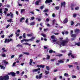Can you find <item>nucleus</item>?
Segmentation results:
<instances>
[{"mask_svg":"<svg viewBox=\"0 0 80 80\" xmlns=\"http://www.w3.org/2000/svg\"><path fill=\"white\" fill-rule=\"evenodd\" d=\"M9 76L8 75H6L3 77H0V80H9Z\"/></svg>","mask_w":80,"mask_h":80,"instance_id":"nucleus-1","label":"nucleus"},{"mask_svg":"<svg viewBox=\"0 0 80 80\" xmlns=\"http://www.w3.org/2000/svg\"><path fill=\"white\" fill-rule=\"evenodd\" d=\"M68 41L67 39L64 41H62V42L61 43V44H62V45L63 47L67 46V43H68Z\"/></svg>","mask_w":80,"mask_h":80,"instance_id":"nucleus-2","label":"nucleus"},{"mask_svg":"<svg viewBox=\"0 0 80 80\" xmlns=\"http://www.w3.org/2000/svg\"><path fill=\"white\" fill-rule=\"evenodd\" d=\"M13 40L12 38H10V39L6 38L5 39L4 43H9L10 42H13Z\"/></svg>","mask_w":80,"mask_h":80,"instance_id":"nucleus-3","label":"nucleus"},{"mask_svg":"<svg viewBox=\"0 0 80 80\" xmlns=\"http://www.w3.org/2000/svg\"><path fill=\"white\" fill-rule=\"evenodd\" d=\"M70 52L69 53H68V55L69 57H70V56L72 58H75V56L73 55V54H72V51H69Z\"/></svg>","mask_w":80,"mask_h":80,"instance_id":"nucleus-4","label":"nucleus"},{"mask_svg":"<svg viewBox=\"0 0 80 80\" xmlns=\"http://www.w3.org/2000/svg\"><path fill=\"white\" fill-rule=\"evenodd\" d=\"M43 74L42 73H41L39 75V76L38 75H36V79H41L42 78V75Z\"/></svg>","mask_w":80,"mask_h":80,"instance_id":"nucleus-5","label":"nucleus"},{"mask_svg":"<svg viewBox=\"0 0 80 80\" xmlns=\"http://www.w3.org/2000/svg\"><path fill=\"white\" fill-rule=\"evenodd\" d=\"M8 75H11L12 77H15L16 75V73L13 72H11L10 73H8Z\"/></svg>","mask_w":80,"mask_h":80,"instance_id":"nucleus-6","label":"nucleus"},{"mask_svg":"<svg viewBox=\"0 0 80 80\" xmlns=\"http://www.w3.org/2000/svg\"><path fill=\"white\" fill-rule=\"evenodd\" d=\"M66 5V3L65 2H62L61 3V8H62V7H63H63H64V8H65L66 6H65V5Z\"/></svg>","mask_w":80,"mask_h":80,"instance_id":"nucleus-7","label":"nucleus"},{"mask_svg":"<svg viewBox=\"0 0 80 80\" xmlns=\"http://www.w3.org/2000/svg\"><path fill=\"white\" fill-rule=\"evenodd\" d=\"M53 1L52 0H46L45 1V3H50L51 2H52Z\"/></svg>","mask_w":80,"mask_h":80,"instance_id":"nucleus-8","label":"nucleus"},{"mask_svg":"<svg viewBox=\"0 0 80 80\" xmlns=\"http://www.w3.org/2000/svg\"><path fill=\"white\" fill-rule=\"evenodd\" d=\"M38 70H40V68H38V69H35L32 70V72L33 73L34 72H38Z\"/></svg>","mask_w":80,"mask_h":80,"instance_id":"nucleus-9","label":"nucleus"},{"mask_svg":"<svg viewBox=\"0 0 80 80\" xmlns=\"http://www.w3.org/2000/svg\"><path fill=\"white\" fill-rule=\"evenodd\" d=\"M75 6V5L74 4H72L71 5V10H73L74 9L73 7H74Z\"/></svg>","mask_w":80,"mask_h":80,"instance_id":"nucleus-10","label":"nucleus"},{"mask_svg":"<svg viewBox=\"0 0 80 80\" xmlns=\"http://www.w3.org/2000/svg\"><path fill=\"white\" fill-rule=\"evenodd\" d=\"M68 19L67 18H65L64 20L63 21V23H67V22H68Z\"/></svg>","mask_w":80,"mask_h":80,"instance_id":"nucleus-11","label":"nucleus"},{"mask_svg":"<svg viewBox=\"0 0 80 80\" xmlns=\"http://www.w3.org/2000/svg\"><path fill=\"white\" fill-rule=\"evenodd\" d=\"M41 2V1L40 0H38V1H37L35 2V4L36 5H38L39 4V3Z\"/></svg>","mask_w":80,"mask_h":80,"instance_id":"nucleus-12","label":"nucleus"},{"mask_svg":"<svg viewBox=\"0 0 80 80\" xmlns=\"http://www.w3.org/2000/svg\"><path fill=\"white\" fill-rule=\"evenodd\" d=\"M2 63H4L5 64H6V65H7V64H8V62L7 61H6V60H4L2 62Z\"/></svg>","mask_w":80,"mask_h":80,"instance_id":"nucleus-13","label":"nucleus"},{"mask_svg":"<svg viewBox=\"0 0 80 80\" xmlns=\"http://www.w3.org/2000/svg\"><path fill=\"white\" fill-rule=\"evenodd\" d=\"M33 33H30V34H27V35L28 37H32V36H33Z\"/></svg>","mask_w":80,"mask_h":80,"instance_id":"nucleus-14","label":"nucleus"},{"mask_svg":"<svg viewBox=\"0 0 80 80\" xmlns=\"http://www.w3.org/2000/svg\"><path fill=\"white\" fill-rule=\"evenodd\" d=\"M0 67H1V69H3V70H5V67L4 66H2L1 65H0Z\"/></svg>","mask_w":80,"mask_h":80,"instance_id":"nucleus-15","label":"nucleus"},{"mask_svg":"<svg viewBox=\"0 0 80 80\" xmlns=\"http://www.w3.org/2000/svg\"><path fill=\"white\" fill-rule=\"evenodd\" d=\"M57 44H58V45H60V47H61V46H62V45H61V43L59 41H58L56 42Z\"/></svg>","mask_w":80,"mask_h":80,"instance_id":"nucleus-16","label":"nucleus"},{"mask_svg":"<svg viewBox=\"0 0 80 80\" xmlns=\"http://www.w3.org/2000/svg\"><path fill=\"white\" fill-rule=\"evenodd\" d=\"M35 37H32L31 38L29 39V40H30V41H31L32 42H33V39H35Z\"/></svg>","mask_w":80,"mask_h":80,"instance_id":"nucleus-17","label":"nucleus"},{"mask_svg":"<svg viewBox=\"0 0 80 80\" xmlns=\"http://www.w3.org/2000/svg\"><path fill=\"white\" fill-rule=\"evenodd\" d=\"M23 45H29V46H30L31 45V44H29L27 42H25L23 43Z\"/></svg>","mask_w":80,"mask_h":80,"instance_id":"nucleus-18","label":"nucleus"},{"mask_svg":"<svg viewBox=\"0 0 80 80\" xmlns=\"http://www.w3.org/2000/svg\"><path fill=\"white\" fill-rule=\"evenodd\" d=\"M77 37V35L75 34H71V37Z\"/></svg>","mask_w":80,"mask_h":80,"instance_id":"nucleus-19","label":"nucleus"},{"mask_svg":"<svg viewBox=\"0 0 80 80\" xmlns=\"http://www.w3.org/2000/svg\"><path fill=\"white\" fill-rule=\"evenodd\" d=\"M45 73L46 74V75H48V74H49V71H47V70H45Z\"/></svg>","mask_w":80,"mask_h":80,"instance_id":"nucleus-20","label":"nucleus"},{"mask_svg":"<svg viewBox=\"0 0 80 80\" xmlns=\"http://www.w3.org/2000/svg\"><path fill=\"white\" fill-rule=\"evenodd\" d=\"M35 22H33L30 23V25L31 26L32 25H35Z\"/></svg>","mask_w":80,"mask_h":80,"instance_id":"nucleus-21","label":"nucleus"},{"mask_svg":"<svg viewBox=\"0 0 80 80\" xmlns=\"http://www.w3.org/2000/svg\"><path fill=\"white\" fill-rule=\"evenodd\" d=\"M30 62H29V64L30 65H32V63L33 62V59H30Z\"/></svg>","mask_w":80,"mask_h":80,"instance_id":"nucleus-22","label":"nucleus"},{"mask_svg":"<svg viewBox=\"0 0 80 80\" xmlns=\"http://www.w3.org/2000/svg\"><path fill=\"white\" fill-rule=\"evenodd\" d=\"M41 35L44 38H46V37H47V36L44 33H41Z\"/></svg>","mask_w":80,"mask_h":80,"instance_id":"nucleus-23","label":"nucleus"},{"mask_svg":"<svg viewBox=\"0 0 80 80\" xmlns=\"http://www.w3.org/2000/svg\"><path fill=\"white\" fill-rule=\"evenodd\" d=\"M58 62H59V63H64V61L62 60L61 59L60 60V61H58Z\"/></svg>","mask_w":80,"mask_h":80,"instance_id":"nucleus-24","label":"nucleus"},{"mask_svg":"<svg viewBox=\"0 0 80 80\" xmlns=\"http://www.w3.org/2000/svg\"><path fill=\"white\" fill-rule=\"evenodd\" d=\"M10 14L11 15L10 16L11 18H13V14L12 12H10Z\"/></svg>","mask_w":80,"mask_h":80,"instance_id":"nucleus-25","label":"nucleus"},{"mask_svg":"<svg viewBox=\"0 0 80 80\" xmlns=\"http://www.w3.org/2000/svg\"><path fill=\"white\" fill-rule=\"evenodd\" d=\"M62 56H63V54H62L56 55V56H57V57H62Z\"/></svg>","mask_w":80,"mask_h":80,"instance_id":"nucleus-26","label":"nucleus"},{"mask_svg":"<svg viewBox=\"0 0 80 80\" xmlns=\"http://www.w3.org/2000/svg\"><path fill=\"white\" fill-rule=\"evenodd\" d=\"M24 19H25V18L23 17L21 18L20 20V22H22V20H24Z\"/></svg>","mask_w":80,"mask_h":80,"instance_id":"nucleus-27","label":"nucleus"},{"mask_svg":"<svg viewBox=\"0 0 80 80\" xmlns=\"http://www.w3.org/2000/svg\"><path fill=\"white\" fill-rule=\"evenodd\" d=\"M76 45H77V46H78L79 47L80 46V42H78L77 43H75Z\"/></svg>","mask_w":80,"mask_h":80,"instance_id":"nucleus-28","label":"nucleus"},{"mask_svg":"<svg viewBox=\"0 0 80 80\" xmlns=\"http://www.w3.org/2000/svg\"><path fill=\"white\" fill-rule=\"evenodd\" d=\"M46 69L48 70V71L50 70V67L48 66H47L46 67Z\"/></svg>","mask_w":80,"mask_h":80,"instance_id":"nucleus-29","label":"nucleus"},{"mask_svg":"<svg viewBox=\"0 0 80 80\" xmlns=\"http://www.w3.org/2000/svg\"><path fill=\"white\" fill-rule=\"evenodd\" d=\"M50 58V55H48V56L46 58L47 60H49Z\"/></svg>","mask_w":80,"mask_h":80,"instance_id":"nucleus-30","label":"nucleus"},{"mask_svg":"<svg viewBox=\"0 0 80 80\" xmlns=\"http://www.w3.org/2000/svg\"><path fill=\"white\" fill-rule=\"evenodd\" d=\"M55 8L56 9V10H59V9H60V7H59V6H56L55 7Z\"/></svg>","mask_w":80,"mask_h":80,"instance_id":"nucleus-31","label":"nucleus"},{"mask_svg":"<svg viewBox=\"0 0 80 80\" xmlns=\"http://www.w3.org/2000/svg\"><path fill=\"white\" fill-rule=\"evenodd\" d=\"M12 18L10 19L9 20H7L8 22H12Z\"/></svg>","mask_w":80,"mask_h":80,"instance_id":"nucleus-32","label":"nucleus"},{"mask_svg":"<svg viewBox=\"0 0 80 80\" xmlns=\"http://www.w3.org/2000/svg\"><path fill=\"white\" fill-rule=\"evenodd\" d=\"M23 40H24V41L25 42H29V41H30V39H25V38L23 39Z\"/></svg>","mask_w":80,"mask_h":80,"instance_id":"nucleus-33","label":"nucleus"},{"mask_svg":"<svg viewBox=\"0 0 80 80\" xmlns=\"http://www.w3.org/2000/svg\"><path fill=\"white\" fill-rule=\"evenodd\" d=\"M25 10V9H21V14H22V13H23V12H24Z\"/></svg>","mask_w":80,"mask_h":80,"instance_id":"nucleus-34","label":"nucleus"},{"mask_svg":"<svg viewBox=\"0 0 80 80\" xmlns=\"http://www.w3.org/2000/svg\"><path fill=\"white\" fill-rule=\"evenodd\" d=\"M48 12V9H45L43 10V12H45V13Z\"/></svg>","mask_w":80,"mask_h":80,"instance_id":"nucleus-35","label":"nucleus"},{"mask_svg":"<svg viewBox=\"0 0 80 80\" xmlns=\"http://www.w3.org/2000/svg\"><path fill=\"white\" fill-rule=\"evenodd\" d=\"M23 37L24 38H26V35L25 33H24L23 35Z\"/></svg>","mask_w":80,"mask_h":80,"instance_id":"nucleus-36","label":"nucleus"},{"mask_svg":"<svg viewBox=\"0 0 80 80\" xmlns=\"http://www.w3.org/2000/svg\"><path fill=\"white\" fill-rule=\"evenodd\" d=\"M49 53H53V50H49Z\"/></svg>","mask_w":80,"mask_h":80,"instance_id":"nucleus-37","label":"nucleus"},{"mask_svg":"<svg viewBox=\"0 0 80 80\" xmlns=\"http://www.w3.org/2000/svg\"><path fill=\"white\" fill-rule=\"evenodd\" d=\"M17 47H21L22 48H23V46L20 45V44H18L17 45Z\"/></svg>","mask_w":80,"mask_h":80,"instance_id":"nucleus-38","label":"nucleus"},{"mask_svg":"<svg viewBox=\"0 0 80 80\" xmlns=\"http://www.w3.org/2000/svg\"><path fill=\"white\" fill-rule=\"evenodd\" d=\"M45 67V65H41V66H40V68H43Z\"/></svg>","mask_w":80,"mask_h":80,"instance_id":"nucleus-39","label":"nucleus"},{"mask_svg":"<svg viewBox=\"0 0 80 80\" xmlns=\"http://www.w3.org/2000/svg\"><path fill=\"white\" fill-rule=\"evenodd\" d=\"M23 53L24 54H25L26 55H29V53H28V52H23Z\"/></svg>","mask_w":80,"mask_h":80,"instance_id":"nucleus-40","label":"nucleus"},{"mask_svg":"<svg viewBox=\"0 0 80 80\" xmlns=\"http://www.w3.org/2000/svg\"><path fill=\"white\" fill-rule=\"evenodd\" d=\"M72 78H76L77 76L75 75H72Z\"/></svg>","mask_w":80,"mask_h":80,"instance_id":"nucleus-41","label":"nucleus"},{"mask_svg":"<svg viewBox=\"0 0 80 80\" xmlns=\"http://www.w3.org/2000/svg\"><path fill=\"white\" fill-rule=\"evenodd\" d=\"M51 38L52 39H55V36L53 35L51 36Z\"/></svg>","mask_w":80,"mask_h":80,"instance_id":"nucleus-42","label":"nucleus"},{"mask_svg":"<svg viewBox=\"0 0 80 80\" xmlns=\"http://www.w3.org/2000/svg\"><path fill=\"white\" fill-rule=\"evenodd\" d=\"M79 31H80V30H79V29H76L75 30V32L76 33H77V32H78Z\"/></svg>","mask_w":80,"mask_h":80,"instance_id":"nucleus-43","label":"nucleus"},{"mask_svg":"<svg viewBox=\"0 0 80 80\" xmlns=\"http://www.w3.org/2000/svg\"><path fill=\"white\" fill-rule=\"evenodd\" d=\"M0 13L3 14V12H2V8H0Z\"/></svg>","mask_w":80,"mask_h":80,"instance_id":"nucleus-44","label":"nucleus"},{"mask_svg":"<svg viewBox=\"0 0 80 80\" xmlns=\"http://www.w3.org/2000/svg\"><path fill=\"white\" fill-rule=\"evenodd\" d=\"M16 63H17V62H13L12 64V66L13 67H15V64H16Z\"/></svg>","mask_w":80,"mask_h":80,"instance_id":"nucleus-45","label":"nucleus"},{"mask_svg":"<svg viewBox=\"0 0 80 80\" xmlns=\"http://www.w3.org/2000/svg\"><path fill=\"white\" fill-rule=\"evenodd\" d=\"M13 36V34H12L10 36H8V38H10V37H12Z\"/></svg>","mask_w":80,"mask_h":80,"instance_id":"nucleus-46","label":"nucleus"},{"mask_svg":"<svg viewBox=\"0 0 80 80\" xmlns=\"http://www.w3.org/2000/svg\"><path fill=\"white\" fill-rule=\"evenodd\" d=\"M74 24V22H73V21H72L71 22V26L73 25Z\"/></svg>","mask_w":80,"mask_h":80,"instance_id":"nucleus-47","label":"nucleus"},{"mask_svg":"<svg viewBox=\"0 0 80 80\" xmlns=\"http://www.w3.org/2000/svg\"><path fill=\"white\" fill-rule=\"evenodd\" d=\"M2 57H6V55L5 54H3L2 55Z\"/></svg>","mask_w":80,"mask_h":80,"instance_id":"nucleus-48","label":"nucleus"},{"mask_svg":"<svg viewBox=\"0 0 80 80\" xmlns=\"http://www.w3.org/2000/svg\"><path fill=\"white\" fill-rule=\"evenodd\" d=\"M68 67H69V68H71V67H73V65H68Z\"/></svg>","mask_w":80,"mask_h":80,"instance_id":"nucleus-49","label":"nucleus"},{"mask_svg":"<svg viewBox=\"0 0 80 80\" xmlns=\"http://www.w3.org/2000/svg\"><path fill=\"white\" fill-rule=\"evenodd\" d=\"M56 16V15H55V13H52V17H55Z\"/></svg>","mask_w":80,"mask_h":80,"instance_id":"nucleus-50","label":"nucleus"},{"mask_svg":"<svg viewBox=\"0 0 80 80\" xmlns=\"http://www.w3.org/2000/svg\"><path fill=\"white\" fill-rule=\"evenodd\" d=\"M10 26V24H8L7 25V26L6 27V28H8Z\"/></svg>","mask_w":80,"mask_h":80,"instance_id":"nucleus-51","label":"nucleus"},{"mask_svg":"<svg viewBox=\"0 0 80 80\" xmlns=\"http://www.w3.org/2000/svg\"><path fill=\"white\" fill-rule=\"evenodd\" d=\"M31 20H34L35 19V17H31Z\"/></svg>","mask_w":80,"mask_h":80,"instance_id":"nucleus-52","label":"nucleus"},{"mask_svg":"<svg viewBox=\"0 0 80 80\" xmlns=\"http://www.w3.org/2000/svg\"><path fill=\"white\" fill-rule=\"evenodd\" d=\"M76 16H77V14H73V17H76Z\"/></svg>","mask_w":80,"mask_h":80,"instance_id":"nucleus-53","label":"nucleus"},{"mask_svg":"<svg viewBox=\"0 0 80 80\" xmlns=\"http://www.w3.org/2000/svg\"><path fill=\"white\" fill-rule=\"evenodd\" d=\"M14 57H15V55H12L11 57V58H14Z\"/></svg>","mask_w":80,"mask_h":80,"instance_id":"nucleus-54","label":"nucleus"},{"mask_svg":"<svg viewBox=\"0 0 80 80\" xmlns=\"http://www.w3.org/2000/svg\"><path fill=\"white\" fill-rule=\"evenodd\" d=\"M75 10H78V9H79V8L78 7H77L76 8H75Z\"/></svg>","mask_w":80,"mask_h":80,"instance_id":"nucleus-55","label":"nucleus"},{"mask_svg":"<svg viewBox=\"0 0 80 80\" xmlns=\"http://www.w3.org/2000/svg\"><path fill=\"white\" fill-rule=\"evenodd\" d=\"M64 75L65 76H68V73H65L64 74Z\"/></svg>","mask_w":80,"mask_h":80,"instance_id":"nucleus-56","label":"nucleus"},{"mask_svg":"<svg viewBox=\"0 0 80 80\" xmlns=\"http://www.w3.org/2000/svg\"><path fill=\"white\" fill-rule=\"evenodd\" d=\"M24 73H25V72H24V71H23L22 72L21 74V76H22L23 74H24Z\"/></svg>","mask_w":80,"mask_h":80,"instance_id":"nucleus-57","label":"nucleus"},{"mask_svg":"<svg viewBox=\"0 0 80 80\" xmlns=\"http://www.w3.org/2000/svg\"><path fill=\"white\" fill-rule=\"evenodd\" d=\"M46 21L47 22H49V21H50V19H48V18H47L46 19Z\"/></svg>","mask_w":80,"mask_h":80,"instance_id":"nucleus-58","label":"nucleus"},{"mask_svg":"<svg viewBox=\"0 0 80 80\" xmlns=\"http://www.w3.org/2000/svg\"><path fill=\"white\" fill-rule=\"evenodd\" d=\"M22 56H23L22 54H20L19 55V58H20L22 57Z\"/></svg>","mask_w":80,"mask_h":80,"instance_id":"nucleus-59","label":"nucleus"},{"mask_svg":"<svg viewBox=\"0 0 80 80\" xmlns=\"http://www.w3.org/2000/svg\"><path fill=\"white\" fill-rule=\"evenodd\" d=\"M40 42V40H37V41H36V43H38V42Z\"/></svg>","mask_w":80,"mask_h":80,"instance_id":"nucleus-60","label":"nucleus"},{"mask_svg":"<svg viewBox=\"0 0 80 80\" xmlns=\"http://www.w3.org/2000/svg\"><path fill=\"white\" fill-rule=\"evenodd\" d=\"M5 37V35H2L1 36V38H4Z\"/></svg>","mask_w":80,"mask_h":80,"instance_id":"nucleus-61","label":"nucleus"},{"mask_svg":"<svg viewBox=\"0 0 80 80\" xmlns=\"http://www.w3.org/2000/svg\"><path fill=\"white\" fill-rule=\"evenodd\" d=\"M52 42H57V40L53 39L52 40Z\"/></svg>","mask_w":80,"mask_h":80,"instance_id":"nucleus-62","label":"nucleus"},{"mask_svg":"<svg viewBox=\"0 0 80 80\" xmlns=\"http://www.w3.org/2000/svg\"><path fill=\"white\" fill-rule=\"evenodd\" d=\"M24 39H23V40H21V42L22 43H23V42H24Z\"/></svg>","mask_w":80,"mask_h":80,"instance_id":"nucleus-63","label":"nucleus"},{"mask_svg":"<svg viewBox=\"0 0 80 80\" xmlns=\"http://www.w3.org/2000/svg\"><path fill=\"white\" fill-rule=\"evenodd\" d=\"M16 73L17 74H19V73H20V72H19V71H17L16 72Z\"/></svg>","mask_w":80,"mask_h":80,"instance_id":"nucleus-64","label":"nucleus"}]
</instances>
